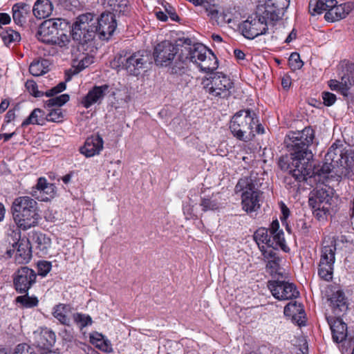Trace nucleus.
<instances>
[{"label": "nucleus", "instance_id": "aec40b11", "mask_svg": "<svg viewBox=\"0 0 354 354\" xmlns=\"http://www.w3.org/2000/svg\"><path fill=\"white\" fill-rule=\"evenodd\" d=\"M340 317H327L326 319L331 330L333 339L336 343L344 341L347 337V325Z\"/></svg>", "mask_w": 354, "mask_h": 354}, {"label": "nucleus", "instance_id": "603ef678", "mask_svg": "<svg viewBox=\"0 0 354 354\" xmlns=\"http://www.w3.org/2000/svg\"><path fill=\"white\" fill-rule=\"evenodd\" d=\"M66 89V83L64 82H59L56 86L46 91L44 95L47 97H53Z\"/></svg>", "mask_w": 354, "mask_h": 354}, {"label": "nucleus", "instance_id": "58836bf2", "mask_svg": "<svg viewBox=\"0 0 354 354\" xmlns=\"http://www.w3.org/2000/svg\"><path fill=\"white\" fill-rule=\"evenodd\" d=\"M279 259L268 260L266 266V272L272 277L281 275L279 266Z\"/></svg>", "mask_w": 354, "mask_h": 354}, {"label": "nucleus", "instance_id": "cd10ccee", "mask_svg": "<svg viewBox=\"0 0 354 354\" xmlns=\"http://www.w3.org/2000/svg\"><path fill=\"white\" fill-rule=\"evenodd\" d=\"M32 8L33 15L37 19L49 17L53 10V5L50 0H37Z\"/></svg>", "mask_w": 354, "mask_h": 354}, {"label": "nucleus", "instance_id": "c85d7f7f", "mask_svg": "<svg viewBox=\"0 0 354 354\" xmlns=\"http://www.w3.org/2000/svg\"><path fill=\"white\" fill-rule=\"evenodd\" d=\"M17 249L15 254V261L17 263H28L31 259V250L28 240H21L16 243Z\"/></svg>", "mask_w": 354, "mask_h": 354}, {"label": "nucleus", "instance_id": "79ce46f5", "mask_svg": "<svg viewBox=\"0 0 354 354\" xmlns=\"http://www.w3.org/2000/svg\"><path fill=\"white\" fill-rule=\"evenodd\" d=\"M339 83L342 86V94L344 96H347L350 87L354 85V77L348 75H344L342 77Z\"/></svg>", "mask_w": 354, "mask_h": 354}, {"label": "nucleus", "instance_id": "5fc2aeb1", "mask_svg": "<svg viewBox=\"0 0 354 354\" xmlns=\"http://www.w3.org/2000/svg\"><path fill=\"white\" fill-rule=\"evenodd\" d=\"M267 250L265 248V245H261V247H259V249L261 252H262V254L263 257L266 259L270 260V259H279L278 257H277V253L274 252L275 249L271 248Z\"/></svg>", "mask_w": 354, "mask_h": 354}, {"label": "nucleus", "instance_id": "ea45409f", "mask_svg": "<svg viewBox=\"0 0 354 354\" xmlns=\"http://www.w3.org/2000/svg\"><path fill=\"white\" fill-rule=\"evenodd\" d=\"M69 95L68 94H62L59 96L52 97L46 102V106L53 107L57 106L59 108L69 100Z\"/></svg>", "mask_w": 354, "mask_h": 354}, {"label": "nucleus", "instance_id": "72a5a7b5", "mask_svg": "<svg viewBox=\"0 0 354 354\" xmlns=\"http://www.w3.org/2000/svg\"><path fill=\"white\" fill-rule=\"evenodd\" d=\"M161 5L163 10L159 8L160 10H156V19L162 21H166L168 16L174 21H178L180 20L175 8L167 2H162Z\"/></svg>", "mask_w": 354, "mask_h": 354}, {"label": "nucleus", "instance_id": "bf43d9fd", "mask_svg": "<svg viewBox=\"0 0 354 354\" xmlns=\"http://www.w3.org/2000/svg\"><path fill=\"white\" fill-rule=\"evenodd\" d=\"M91 342L93 344H95L96 346L103 351H106L109 347L108 344L106 341L102 339V338H95L93 335L91 336Z\"/></svg>", "mask_w": 354, "mask_h": 354}, {"label": "nucleus", "instance_id": "052dcab7", "mask_svg": "<svg viewBox=\"0 0 354 354\" xmlns=\"http://www.w3.org/2000/svg\"><path fill=\"white\" fill-rule=\"evenodd\" d=\"M328 86L333 91H338L342 94V86L339 81L336 80H330L328 82Z\"/></svg>", "mask_w": 354, "mask_h": 354}, {"label": "nucleus", "instance_id": "39448f33", "mask_svg": "<svg viewBox=\"0 0 354 354\" xmlns=\"http://www.w3.org/2000/svg\"><path fill=\"white\" fill-rule=\"evenodd\" d=\"M230 129L234 138L244 142L253 140L256 133H265L264 127L259 123L257 114L250 109L236 112L230 120Z\"/></svg>", "mask_w": 354, "mask_h": 354}, {"label": "nucleus", "instance_id": "412c9836", "mask_svg": "<svg viewBox=\"0 0 354 354\" xmlns=\"http://www.w3.org/2000/svg\"><path fill=\"white\" fill-rule=\"evenodd\" d=\"M328 301L333 314L337 317H341L348 310L347 299L342 290L333 292L328 298Z\"/></svg>", "mask_w": 354, "mask_h": 354}, {"label": "nucleus", "instance_id": "09e8293b", "mask_svg": "<svg viewBox=\"0 0 354 354\" xmlns=\"http://www.w3.org/2000/svg\"><path fill=\"white\" fill-rule=\"evenodd\" d=\"M25 86L28 92L35 97H41L44 95V92L38 91L37 85L33 80H28Z\"/></svg>", "mask_w": 354, "mask_h": 354}, {"label": "nucleus", "instance_id": "49530a36", "mask_svg": "<svg viewBox=\"0 0 354 354\" xmlns=\"http://www.w3.org/2000/svg\"><path fill=\"white\" fill-rule=\"evenodd\" d=\"M288 63L292 70H297L302 67L303 62L300 59L299 54L292 53L288 59Z\"/></svg>", "mask_w": 354, "mask_h": 354}, {"label": "nucleus", "instance_id": "b1692460", "mask_svg": "<svg viewBox=\"0 0 354 354\" xmlns=\"http://www.w3.org/2000/svg\"><path fill=\"white\" fill-rule=\"evenodd\" d=\"M345 148L342 141L336 140L328 149L325 155V160L330 161V164L337 166L339 169L342 162H343V155H344Z\"/></svg>", "mask_w": 354, "mask_h": 354}, {"label": "nucleus", "instance_id": "680f3d73", "mask_svg": "<svg viewBox=\"0 0 354 354\" xmlns=\"http://www.w3.org/2000/svg\"><path fill=\"white\" fill-rule=\"evenodd\" d=\"M11 21L10 16L4 12L0 13V26L10 24Z\"/></svg>", "mask_w": 354, "mask_h": 354}, {"label": "nucleus", "instance_id": "13d9d810", "mask_svg": "<svg viewBox=\"0 0 354 354\" xmlns=\"http://www.w3.org/2000/svg\"><path fill=\"white\" fill-rule=\"evenodd\" d=\"M14 354H35L33 353L30 346L26 344L17 345L15 350Z\"/></svg>", "mask_w": 354, "mask_h": 354}, {"label": "nucleus", "instance_id": "393cba45", "mask_svg": "<svg viewBox=\"0 0 354 354\" xmlns=\"http://www.w3.org/2000/svg\"><path fill=\"white\" fill-rule=\"evenodd\" d=\"M269 232L271 234L272 241H273V246H270L271 248L281 249L285 252H287V247L284 238V233L283 230L279 229V223L277 219L273 221L269 227Z\"/></svg>", "mask_w": 354, "mask_h": 354}, {"label": "nucleus", "instance_id": "dca6fc26", "mask_svg": "<svg viewBox=\"0 0 354 354\" xmlns=\"http://www.w3.org/2000/svg\"><path fill=\"white\" fill-rule=\"evenodd\" d=\"M178 48L170 41L165 40L156 45V66L164 67L179 55Z\"/></svg>", "mask_w": 354, "mask_h": 354}, {"label": "nucleus", "instance_id": "4be33fe9", "mask_svg": "<svg viewBox=\"0 0 354 354\" xmlns=\"http://www.w3.org/2000/svg\"><path fill=\"white\" fill-rule=\"evenodd\" d=\"M104 141L99 135L93 136L86 139L84 145L80 149L82 154L87 158L97 155L103 149Z\"/></svg>", "mask_w": 354, "mask_h": 354}, {"label": "nucleus", "instance_id": "6e6552de", "mask_svg": "<svg viewBox=\"0 0 354 354\" xmlns=\"http://www.w3.org/2000/svg\"><path fill=\"white\" fill-rule=\"evenodd\" d=\"M205 93L214 97L227 98L232 93L234 82L222 72L211 73L201 82Z\"/></svg>", "mask_w": 354, "mask_h": 354}, {"label": "nucleus", "instance_id": "5701e85b", "mask_svg": "<svg viewBox=\"0 0 354 354\" xmlns=\"http://www.w3.org/2000/svg\"><path fill=\"white\" fill-rule=\"evenodd\" d=\"M31 11V6L25 2L15 3L12 7V14L15 24L21 27L24 26L30 16Z\"/></svg>", "mask_w": 354, "mask_h": 354}, {"label": "nucleus", "instance_id": "e2e57ef3", "mask_svg": "<svg viewBox=\"0 0 354 354\" xmlns=\"http://www.w3.org/2000/svg\"><path fill=\"white\" fill-rule=\"evenodd\" d=\"M281 210L282 216L281 217V220L283 222V221L286 220V218L288 217L290 214V210L285 205L284 203H282L281 205Z\"/></svg>", "mask_w": 354, "mask_h": 354}, {"label": "nucleus", "instance_id": "c03bdc74", "mask_svg": "<svg viewBox=\"0 0 354 354\" xmlns=\"http://www.w3.org/2000/svg\"><path fill=\"white\" fill-rule=\"evenodd\" d=\"M74 322L77 324L80 328L91 324L92 320L90 316L81 313H75L73 315Z\"/></svg>", "mask_w": 354, "mask_h": 354}, {"label": "nucleus", "instance_id": "6e6d98bb", "mask_svg": "<svg viewBox=\"0 0 354 354\" xmlns=\"http://www.w3.org/2000/svg\"><path fill=\"white\" fill-rule=\"evenodd\" d=\"M322 99L326 106H331L336 101V95L332 93L324 91L322 93Z\"/></svg>", "mask_w": 354, "mask_h": 354}, {"label": "nucleus", "instance_id": "69168bd1", "mask_svg": "<svg viewBox=\"0 0 354 354\" xmlns=\"http://www.w3.org/2000/svg\"><path fill=\"white\" fill-rule=\"evenodd\" d=\"M296 37H297V32L295 31V29H293L290 32V34L288 35V36L287 37V38L285 40V42L288 44L290 43V41H292L293 39H296Z\"/></svg>", "mask_w": 354, "mask_h": 354}, {"label": "nucleus", "instance_id": "4d7b16f0", "mask_svg": "<svg viewBox=\"0 0 354 354\" xmlns=\"http://www.w3.org/2000/svg\"><path fill=\"white\" fill-rule=\"evenodd\" d=\"M94 60L93 56L85 55L78 63L77 68L79 70H83L91 65Z\"/></svg>", "mask_w": 354, "mask_h": 354}, {"label": "nucleus", "instance_id": "423d86ee", "mask_svg": "<svg viewBox=\"0 0 354 354\" xmlns=\"http://www.w3.org/2000/svg\"><path fill=\"white\" fill-rule=\"evenodd\" d=\"M37 203L30 196H19L12 202L11 212L18 227L27 230L37 225L39 218Z\"/></svg>", "mask_w": 354, "mask_h": 354}, {"label": "nucleus", "instance_id": "f03ea898", "mask_svg": "<svg viewBox=\"0 0 354 354\" xmlns=\"http://www.w3.org/2000/svg\"><path fill=\"white\" fill-rule=\"evenodd\" d=\"M95 24L91 14L79 16L72 27L73 39L85 44L93 41L97 34L101 39L107 40L117 26L115 15L111 12H103L97 19V26Z\"/></svg>", "mask_w": 354, "mask_h": 354}, {"label": "nucleus", "instance_id": "6ab92c4d", "mask_svg": "<svg viewBox=\"0 0 354 354\" xmlns=\"http://www.w3.org/2000/svg\"><path fill=\"white\" fill-rule=\"evenodd\" d=\"M109 87V86L107 84L93 86L92 89H91L82 99L81 104L86 109H88L95 104H100L103 100Z\"/></svg>", "mask_w": 354, "mask_h": 354}, {"label": "nucleus", "instance_id": "7c9ffc66", "mask_svg": "<svg viewBox=\"0 0 354 354\" xmlns=\"http://www.w3.org/2000/svg\"><path fill=\"white\" fill-rule=\"evenodd\" d=\"M32 240L36 245V248L43 255L48 254V249L51 246V239L45 234L39 232H35L32 235Z\"/></svg>", "mask_w": 354, "mask_h": 354}, {"label": "nucleus", "instance_id": "a18cd8bd", "mask_svg": "<svg viewBox=\"0 0 354 354\" xmlns=\"http://www.w3.org/2000/svg\"><path fill=\"white\" fill-rule=\"evenodd\" d=\"M201 206L203 212L214 211L218 209V203L216 200L203 198L201 199Z\"/></svg>", "mask_w": 354, "mask_h": 354}, {"label": "nucleus", "instance_id": "a878e982", "mask_svg": "<svg viewBox=\"0 0 354 354\" xmlns=\"http://www.w3.org/2000/svg\"><path fill=\"white\" fill-rule=\"evenodd\" d=\"M284 315L292 317L298 325L304 324L306 322V313L303 306L297 301L288 303L284 308Z\"/></svg>", "mask_w": 354, "mask_h": 354}, {"label": "nucleus", "instance_id": "864d4df0", "mask_svg": "<svg viewBox=\"0 0 354 354\" xmlns=\"http://www.w3.org/2000/svg\"><path fill=\"white\" fill-rule=\"evenodd\" d=\"M104 4H106L108 6L111 8L113 10L115 11H121L119 10L120 7L122 6H127L126 0H104Z\"/></svg>", "mask_w": 354, "mask_h": 354}, {"label": "nucleus", "instance_id": "4468645a", "mask_svg": "<svg viewBox=\"0 0 354 354\" xmlns=\"http://www.w3.org/2000/svg\"><path fill=\"white\" fill-rule=\"evenodd\" d=\"M268 287L272 295L278 300H288L297 298L299 292L294 283L284 281H268Z\"/></svg>", "mask_w": 354, "mask_h": 354}, {"label": "nucleus", "instance_id": "1a4fd4ad", "mask_svg": "<svg viewBox=\"0 0 354 354\" xmlns=\"http://www.w3.org/2000/svg\"><path fill=\"white\" fill-rule=\"evenodd\" d=\"M62 21L59 19H48L43 21L38 28L36 36L43 43L65 46L69 42V37L59 28Z\"/></svg>", "mask_w": 354, "mask_h": 354}, {"label": "nucleus", "instance_id": "473e14b6", "mask_svg": "<svg viewBox=\"0 0 354 354\" xmlns=\"http://www.w3.org/2000/svg\"><path fill=\"white\" fill-rule=\"evenodd\" d=\"M336 3V0H317L314 3L310 1L309 3V12L311 15H320L323 12H328Z\"/></svg>", "mask_w": 354, "mask_h": 354}, {"label": "nucleus", "instance_id": "c9c22d12", "mask_svg": "<svg viewBox=\"0 0 354 354\" xmlns=\"http://www.w3.org/2000/svg\"><path fill=\"white\" fill-rule=\"evenodd\" d=\"M269 229L260 227L256 230L254 234V239L259 247L266 245L268 248L273 246V241L271 239V234H268Z\"/></svg>", "mask_w": 354, "mask_h": 354}, {"label": "nucleus", "instance_id": "3c124183", "mask_svg": "<svg viewBox=\"0 0 354 354\" xmlns=\"http://www.w3.org/2000/svg\"><path fill=\"white\" fill-rule=\"evenodd\" d=\"M51 263L46 261H41L38 262V274L42 277H45L51 270Z\"/></svg>", "mask_w": 354, "mask_h": 354}, {"label": "nucleus", "instance_id": "a211bd4d", "mask_svg": "<svg viewBox=\"0 0 354 354\" xmlns=\"http://www.w3.org/2000/svg\"><path fill=\"white\" fill-rule=\"evenodd\" d=\"M354 9V2H346L339 5L335 4L324 15L328 22H335L345 18Z\"/></svg>", "mask_w": 354, "mask_h": 354}, {"label": "nucleus", "instance_id": "ddd939ff", "mask_svg": "<svg viewBox=\"0 0 354 354\" xmlns=\"http://www.w3.org/2000/svg\"><path fill=\"white\" fill-rule=\"evenodd\" d=\"M335 251L336 245L333 241L330 245H324L322 249L318 274L326 281L333 279Z\"/></svg>", "mask_w": 354, "mask_h": 354}, {"label": "nucleus", "instance_id": "f8f14e48", "mask_svg": "<svg viewBox=\"0 0 354 354\" xmlns=\"http://www.w3.org/2000/svg\"><path fill=\"white\" fill-rule=\"evenodd\" d=\"M333 189L317 188L308 199L309 205L313 209V214L318 220H324L330 214L332 209Z\"/></svg>", "mask_w": 354, "mask_h": 354}, {"label": "nucleus", "instance_id": "9d476101", "mask_svg": "<svg viewBox=\"0 0 354 354\" xmlns=\"http://www.w3.org/2000/svg\"><path fill=\"white\" fill-rule=\"evenodd\" d=\"M279 167L282 170H289V173L284 178L285 186L288 189L296 191L299 188V183L307 180L311 176L313 166L307 165L300 167H293L288 157H281L279 160Z\"/></svg>", "mask_w": 354, "mask_h": 354}, {"label": "nucleus", "instance_id": "a19ab883", "mask_svg": "<svg viewBox=\"0 0 354 354\" xmlns=\"http://www.w3.org/2000/svg\"><path fill=\"white\" fill-rule=\"evenodd\" d=\"M16 301L21 304L24 307L32 308L37 306L38 299L35 297H29L27 295L19 296L16 298Z\"/></svg>", "mask_w": 354, "mask_h": 354}, {"label": "nucleus", "instance_id": "de8ad7c7", "mask_svg": "<svg viewBox=\"0 0 354 354\" xmlns=\"http://www.w3.org/2000/svg\"><path fill=\"white\" fill-rule=\"evenodd\" d=\"M41 113V110L39 109H35L30 115L22 122L21 127H25L28 124H39L38 122L39 113Z\"/></svg>", "mask_w": 354, "mask_h": 354}, {"label": "nucleus", "instance_id": "8fccbe9b", "mask_svg": "<svg viewBox=\"0 0 354 354\" xmlns=\"http://www.w3.org/2000/svg\"><path fill=\"white\" fill-rule=\"evenodd\" d=\"M335 169L336 171L339 170L337 166L333 165V164H330V161L325 160L323 165L319 169H317L316 173L319 176L326 175Z\"/></svg>", "mask_w": 354, "mask_h": 354}, {"label": "nucleus", "instance_id": "bb28decb", "mask_svg": "<svg viewBox=\"0 0 354 354\" xmlns=\"http://www.w3.org/2000/svg\"><path fill=\"white\" fill-rule=\"evenodd\" d=\"M183 52L187 57L189 65L190 62H193L198 66V62H201L203 57H205V54L208 53V50L205 46L201 44H196L188 48H185Z\"/></svg>", "mask_w": 354, "mask_h": 354}, {"label": "nucleus", "instance_id": "338daca9", "mask_svg": "<svg viewBox=\"0 0 354 354\" xmlns=\"http://www.w3.org/2000/svg\"><path fill=\"white\" fill-rule=\"evenodd\" d=\"M234 55L238 59H244L245 56V53L239 49H235Z\"/></svg>", "mask_w": 354, "mask_h": 354}, {"label": "nucleus", "instance_id": "7ed1b4c3", "mask_svg": "<svg viewBox=\"0 0 354 354\" xmlns=\"http://www.w3.org/2000/svg\"><path fill=\"white\" fill-rule=\"evenodd\" d=\"M315 139V131L305 127L301 131H290L285 138V143L290 153L287 156L293 167L313 166L310 161L313 154L310 149Z\"/></svg>", "mask_w": 354, "mask_h": 354}, {"label": "nucleus", "instance_id": "0eeeda50", "mask_svg": "<svg viewBox=\"0 0 354 354\" xmlns=\"http://www.w3.org/2000/svg\"><path fill=\"white\" fill-rule=\"evenodd\" d=\"M155 60V51L140 50L132 54L127 58L122 56L116 57L111 65L113 68L120 67L129 74L137 76L141 71L150 69Z\"/></svg>", "mask_w": 354, "mask_h": 354}, {"label": "nucleus", "instance_id": "2eb2a0df", "mask_svg": "<svg viewBox=\"0 0 354 354\" xmlns=\"http://www.w3.org/2000/svg\"><path fill=\"white\" fill-rule=\"evenodd\" d=\"M37 278L35 271L26 266L18 269L15 274L13 283L19 293H27L28 290L35 283Z\"/></svg>", "mask_w": 354, "mask_h": 354}, {"label": "nucleus", "instance_id": "f3484780", "mask_svg": "<svg viewBox=\"0 0 354 354\" xmlns=\"http://www.w3.org/2000/svg\"><path fill=\"white\" fill-rule=\"evenodd\" d=\"M56 187L52 183H48L45 178H39L35 187H32L30 194L41 201H48L55 194Z\"/></svg>", "mask_w": 354, "mask_h": 354}, {"label": "nucleus", "instance_id": "4c0bfd02", "mask_svg": "<svg viewBox=\"0 0 354 354\" xmlns=\"http://www.w3.org/2000/svg\"><path fill=\"white\" fill-rule=\"evenodd\" d=\"M0 37L6 46H9L11 44H16L21 39L20 34L17 31L10 28L2 30L0 32Z\"/></svg>", "mask_w": 354, "mask_h": 354}, {"label": "nucleus", "instance_id": "e433bc0d", "mask_svg": "<svg viewBox=\"0 0 354 354\" xmlns=\"http://www.w3.org/2000/svg\"><path fill=\"white\" fill-rule=\"evenodd\" d=\"M48 62L46 59L33 61L30 66L29 71L34 76H39L49 71Z\"/></svg>", "mask_w": 354, "mask_h": 354}, {"label": "nucleus", "instance_id": "20e7f679", "mask_svg": "<svg viewBox=\"0 0 354 354\" xmlns=\"http://www.w3.org/2000/svg\"><path fill=\"white\" fill-rule=\"evenodd\" d=\"M263 180L258 174L251 173L249 176L240 178L235 186L236 194H241L242 209L248 214L257 212L261 207L263 192L260 187Z\"/></svg>", "mask_w": 354, "mask_h": 354}, {"label": "nucleus", "instance_id": "f257e3e1", "mask_svg": "<svg viewBox=\"0 0 354 354\" xmlns=\"http://www.w3.org/2000/svg\"><path fill=\"white\" fill-rule=\"evenodd\" d=\"M289 0H266L264 4L259 5L255 12L239 26L243 35L247 39H253L266 35L268 23L279 20L289 6Z\"/></svg>", "mask_w": 354, "mask_h": 354}, {"label": "nucleus", "instance_id": "774afa93", "mask_svg": "<svg viewBox=\"0 0 354 354\" xmlns=\"http://www.w3.org/2000/svg\"><path fill=\"white\" fill-rule=\"evenodd\" d=\"M9 106V101L7 100H3L0 104V113L4 112Z\"/></svg>", "mask_w": 354, "mask_h": 354}, {"label": "nucleus", "instance_id": "37998d69", "mask_svg": "<svg viewBox=\"0 0 354 354\" xmlns=\"http://www.w3.org/2000/svg\"><path fill=\"white\" fill-rule=\"evenodd\" d=\"M46 120L53 122H60L63 121L64 114L60 108L53 109L46 115Z\"/></svg>", "mask_w": 354, "mask_h": 354}, {"label": "nucleus", "instance_id": "f704fd0d", "mask_svg": "<svg viewBox=\"0 0 354 354\" xmlns=\"http://www.w3.org/2000/svg\"><path fill=\"white\" fill-rule=\"evenodd\" d=\"M71 308L66 304H59L53 308V316L63 325L70 326Z\"/></svg>", "mask_w": 354, "mask_h": 354}, {"label": "nucleus", "instance_id": "2f4dec72", "mask_svg": "<svg viewBox=\"0 0 354 354\" xmlns=\"http://www.w3.org/2000/svg\"><path fill=\"white\" fill-rule=\"evenodd\" d=\"M343 158L339 170H337L335 173L337 174L346 176L354 168V150L348 149L345 150L344 152Z\"/></svg>", "mask_w": 354, "mask_h": 354}, {"label": "nucleus", "instance_id": "9b49d317", "mask_svg": "<svg viewBox=\"0 0 354 354\" xmlns=\"http://www.w3.org/2000/svg\"><path fill=\"white\" fill-rule=\"evenodd\" d=\"M163 68H167V73L174 83L181 87H185L192 82L193 77L190 73L187 57L185 55L183 50L175 59L168 63Z\"/></svg>", "mask_w": 354, "mask_h": 354}, {"label": "nucleus", "instance_id": "c756f323", "mask_svg": "<svg viewBox=\"0 0 354 354\" xmlns=\"http://www.w3.org/2000/svg\"><path fill=\"white\" fill-rule=\"evenodd\" d=\"M198 66L201 71L208 73V75L214 73V71L218 68L217 57L211 50H208L205 57H203L201 62H198Z\"/></svg>", "mask_w": 354, "mask_h": 354}, {"label": "nucleus", "instance_id": "0e129e2a", "mask_svg": "<svg viewBox=\"0 0 354 354\" xmlns=\"http://www.w3.org/2000/svg\"><path fill=\"white\" fill-rule=\"evenodd\" d=\"M15 118V113L14 110H9L5 116V121L7 123L10 122L11 121L14 120Z\"/></svg>", "mask_w": 354, "mask_h": 354}]
</instances>
